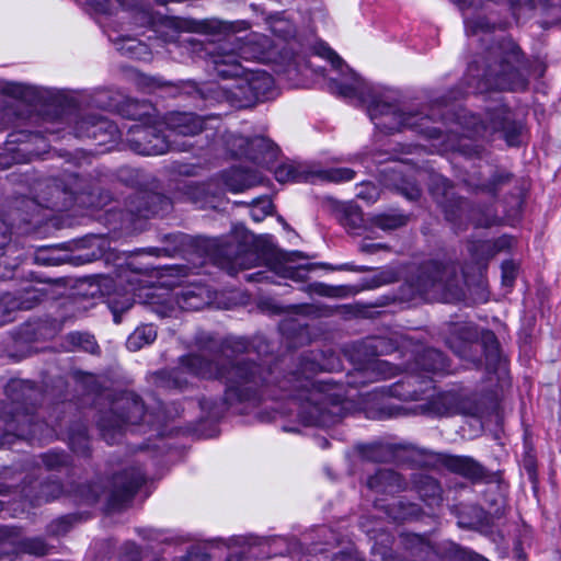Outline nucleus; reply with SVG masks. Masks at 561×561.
<instances>
[{
  "mask_svg": "<svg viewBox=\"0 0 561 561\" xmlns=\"http://www.w3.org/2000/svg\"><path fill=\"white\" fill-rule=\"evenodd\" d=\"M196 353L179 358V365L153 375L161 389H186L193 378L218 379L226 383L224 399L218 402L203 398L201 409L210 419H219L225 411L239 403L256 402L263 398L289 400L297 420L305 426L327 427L340 422L346 414L343 398L331 380H314L319 371H333L341 367L332 348L302 353L295 368L280 376L279 364L263 367L248 355L252 343L243 336H227L218 342L202 332L194 337Z\"/></svg>",
  "mask_w": 561,
  "mask_h": 561,
  "instance_id": "1",
  "label": "nucleus"
},
{
  "mask_svg": "<svg viewBox=\"0 0 561 561\" xmlns=\"http://www.w3.org/2000/svg\"><path fill=\"white\" fill-rule=\"evenodd\" d=\"M229 82L221 85L227 100L237 107H250L278 95L282 88L310 89L319 87L344 99H356L367 104V112L375 126L385 133L410 129L426 138L442 135L435 126L434 116L423 112H402L394 102L392 92L366 82L357 72H220Z\"/></svg>",
  "mask_w": 561,
  "mask_h": 561,
  "instance_id": "2",
  "label": "nucleus"
},
{
  "mask_svg": "<svg viewBox=\"0 0 561 561\" xmlns=\"http://www.w3.org/2000/svg\"><path fill=\"white\" fill-rule=\"evenodd\" d=\"M227 257V271L236 275L239 271L264 265L266 268L245 274L244 278L253 283H276L275 276L305 282L313 264L294 265L304 255L299 251L284 252L277 249L270 237H255L245 230L237 229L222 245Z\"/></svg>",
  "mask_w": 561,
  "mask_h": 561,
  "instance_id": "3",
  "label": "nucleus"
},
{
  "mask_svg": "<svg viewBox=\"0 0 561 561\" xmlns=\"http://www.w3.org/2000/svg\"><path fill=\"white\" fill-rule=\"evenodd\" d=\"M8 402L2 409L7 431L0 436V449H8L20 439L47 440L58 435L56 426L41 421L34 413L38 391L34 382L11 379L5 386Z\"/></svg>",
  "mask_w": 561,
  "mask_h": 561,
  "instance_id": "4",
  "label": "nucleus"
},
{
  "mask_svg": "<svg viewBox=\"0 0 561 561\" xmlns=\"http://www.w3.org/2000/svg\"><path fill=\"white\" fill-rule=\"evenodd\" d=\"M416 378L410 376L407 380L393 383L389 393L403 401H420L414 413L426 416H451L456 414L478 416L482 413L481 405L469 396L454 391L431 393L434 389L432 379H423L416 387Z\"/></svg>",
  "mask_w": 561,
  "mask_h": 561,
  "instance_id": "5",
  "label": "nucleus"
},
{
  "mask_svg": "<svg viewBox=\"0 0 561 561\" xmlns=\"http://www.w3.org/2000/svg\"><path fill=\"white\" fill-rule=\"evenodd\" d=\"M446 343L453 352L474 367L483 365L488 370L495 368L501 360L500 343L491 330L479 331L470 322L449 323L446 329Z\"/></svg>",
  "mask_w": 561,
  "mask_h": 561,
  "instance_id": "6",
  "label": "nucleus"
},
{
  "mask_svg": "<svg viewBox=\"0 0 561 561\" xmlns=\"http://www.w3.org/2000/svg\"><path fill=\"white\" fill-rule=\"evenodd\" d=\"M96 423L102 438L113 445L119 442L128 426L144 423L156 427L161 420L158 414L145 409L138 394L124 391L112 401L108 411L101 413Z\"/></svg>",
  "mask_w": 561,
  "mask_h": 561,
  "instance_id": "7",
  "label": "nucleus"
},
{
  "mask_svg": "<svg viewBox=\"0 0 561 561\" xmlns=\"http://www.w3.org/2000/svg\"><path fill=\"white\" fill-rule=\"evenodd\" d=\"M462 135L467 138L505 140L507 146L517 147L522 144L524 125L513 117V113L505 105L489 108L482 119L479 115L462 110L457 115Z\"/></svg>",
  "mask_w": 561,
  "mask_h": 561,
  "instance_id": "8",
  "label": "nucleus"
},
{
  "mask_svg": "<svg viewBox=\"0 0 561 561\" xmlns=\"http://www.w3.org/2000/svg\"><path fill=\"white\" fill-rule=\"evenodd\" d=\"M145 482V471L138 466H130L115 473L106 486L99 482L83 484L78 488V493L84 503L93 504L104 496L110 508L119 510L133 500Z\"/></svg>",
  "mask_w": 561,
  "mask_h": 561,
  "instance_id": "9",
  "label": "nucleus"
},
{
  "mask_svg": "<svg viewBox=\"0 0 561 561\" xmlns=\"http://www.w3.org/2000/svg\"><path fill=\"white\" fill-rule=\"evenodd\" d=\"M37 185L41 190H48L47 193L43 191V195H37V198H41L46 207L56 210L72 205L78 195L92 196L96 190L91 180L71 172H64L60 176L47 179Z\"/></svg>",
  "mask_w": 561,
  "mask_h": 561,
  "instance_id": "10",
  "label": "nucleus"
},
{
  "mask_svg": "<svg viewBox=\"0 0 561 561\" xmlns=\"http://www.w3.org/2000/svg\"><path fill=\"white\" fill-rule=\"evenodd\" d=\"M126 142L130 150L142 156L164 154L170 150L188 151L191 145L178 142L165 135L158 126L135 124L128 128Z\"/></svg>",
  "mask_w": 561,
  "mask_h": 561,
  "instance_id": "11",
  "label": "nucleus"
},
{
  "mask_svg": "<svg viewBox=\"0 0 561 561\" xmlns=\"http://www.w3.org/2000/svg\"><path fill=\"white\" fill-rule=\"evenodd\" d=\"M458 284L457 265L431 261L422 265L416 278V287L421 294H444L453 291Z\"/></svg>",
  "mask_w": 561,
  "mask_h": 561,
  "instance_id": "12",
  "label": "nucleus"
},
{
  "mask_svg": "<svg viewBox=\"0 0 561 561\" xmlns=\"http://www.w3.org/2000/svg\"><path fill=\"white\" fill-rule=\"evenodd\" d=\"M428 188L432 197L444 211L446 220L460 228L463 217H467L468 202L456 196L451 183L443 175L433 174Z\"/></svg>",
  "mask_w": 561,
  "mask_h": 561,
  "instance_id": "13",
  "label": "nucleus"
},
{
  "mask_svg": "<svg viewBox=\"0 0 561 561\" xmlns=\"http://www.w3.org/2000/svg\"><path fill=\"white\" fill-rule=\"evenodd\" d=\"M352 357L356 360H367L369 368L378 374L382 379L391 378L397 375L398 367L387 360L370 358L389 353L392 347L388 340L383 337H366L355 342L351 346Z\"/></svg>",
  "mask_w": 561,
  "mask_h": 561,
  "instance_id": "14",
  "label": "nucleus"
},
{
  "mask_svg": "<svg viewBox=\"0 0 561 561\" xmlns=\"http://www.w3.org/2000/svg\"><path fill=\"white\" fill-rule=\"evenodd\" d=\"M404 370L408 373L402 380H407L408 377L413 376L416 378V387L420 386L423 379H431L427 374H450L448 358L443 352L433 347L422 348L414 353V358L404 366Z\"/></svg>",
  "mask_w": 561,
  "mask_h": 561,
  "instance_id": "15",
  "label": "nucleus"
},
{
  "mask_svg": "<svg viewBox=\"0 0 561 561\" xmlns=\"http://www.w3.org/2000/svg\"><path fill=\"white\" fill-rule=\"evenodd\" d=\"M127 211L136 217L162 216L172 209V201L157 192L137 190L126 201Z\"/></svg>",
  "mask_w": 561,
  "mask_h": 561,
  "instance_id": "16",
  "label": "nucleus"
},
{
  "mask_svg": "<svg viewBox=\"0 0 561 561\" xmlns=\"http://www.w3.org/2000/svg\"><path fill=\"white\" fill-rule=\"evenodd\" d=\"M73 130L77 137L93 139L98 145L114 142L121 137V130L116 124L99 114L81 117Z\"/></svg>",
  "mask_w": 561,
  "mask_h": 561,
  "instance_id": "17",
  "label": "nucleus"
},
{
  "mask_svg": "<svg viewBox=\"0 0 561 561\" xmlns=\"http://www.w3.org/2000/svg\"><path fill=\"white\" fill-rule=\"evenodd\" d=\"M214 116H202L194 112H170L164 116V124L170 136L195 137L209 130L208 123Z\"/></svg>",
  "mask_w": 561,
  "mask_h": 561,
  "instance_id": "18",
  "label": "nucleus"
},
{
  "mask_svg": "<svg viewBox=\"0 0 561 561\" xmlns=\"http://www.w3.org/2000/svg\"><path fill=\"white\" fill-rule=\"evenodd\" d=\"M213 183L185 181L178 186L175 199L190 202L199 208L215 207L216 194Z\"/></svg>",
  "mask_w": 561,
  "mask_h": 561,
  "instance_id": "19",
  "label": "nucleus"
},
{
  "mask_svg": "<svg viewBox=\"0 0 561 561\" xmlns=\"http://www.w3.org/2000/svg\"><path fill=\"white\" fill-rule=\"evenodd\" d=\"M440 461L449 471L472 482L482 481L488 477L486 469L470 456L444 455Z\"/></svg>",
  "mask_w": 561,
  "mask_h": 561,
  "instance_id": "20",
  "label": "nucleus"
},
{
  "mask_svg": "<svg viewBox=\"0 0 561 561\" xmlns=\"http://www.w3.org/2000/svg\"><path fill=\"white\" fill-rule=\"evenodd\" d=\"M366 485L378 494H394L408 489L405 479L392 469L381 468L367 478Z\"/></svg>",
  "mask_w": 561,
  "mask_h": 561,
  "instance_id": "21",
  "label": "nucleus"
},
{
  "mask_svg": "<svg viewBox=\"0 0 561 561\" xmlns=\"http://www.w3.org/2000/svg\"><path fill=\"white\" fill-rule=\"evenodd\" d=\"M412 489L419 494L424 504L435 510L443 504V489L439 482L424 473H413L411 476Z\"/></svg>",
  "mask_w": 561,
  "mask_h": 561,
  "instance_id": "22",
  "label": "nucleus"
},
{
  "mask_svg": "<svg viewBox=\"0 0 561 561\" xmlns=\"http://www.w3.org/2000/svg\"><path fill=\"white\" fill-rule=\"evenodd\" d=\"M21 529L16 526H0V543L10 542L18 545L24 553L37 557L45 556L48 552L47 543L38 537L20 539Z\"/></svg>",
  "mask_w": 561,
  "mask_h": 561,
  "instance_id": "23",
  "label": "nucleus"
},
{
  "mask_svg": "<svg viewBox=\"0 0 561 561\" xmlns=\"http://www.w3.org/2000/svg\"><path fill=\"white\" fill-rule=\"evenodd\" d=\"M375 506L383 511L390 519L399 523L419 520L424 515L419 504L403 497L387 505L382 504L380 501H376Z\"/></svg>",
  "mask_w": 561,
  "mask_h": 561,
  "instance_id": "24",
  "label": "nucleus"
},
{
  "mask_svg": "<svg viewBox=\"0 0 561 561\" xmlns=\"http://www.w3.org/2000/svg\"><path fill=\"white\" fill-rule=\"evenodd\" d=\"M513 178V173L506 169L495 168L491 171L488 180H482L473 174L469 176L467 182L476 191L495 197L503 187L512 182Z\"/></svg>",
  "mask_w": 561,
  "mask_h": 561,
  "instance_id": "25",
  "label": "nucleus"
},
{
  "mask_svg": "<svg viewBox=\"0 0 561 561\" xmlns=\"http://www.w3.org/2000/svg\"><path fill=\"white\" fill-rule=\"evenodd\" d=\"M404 557L410 561H425L433 552L428 538L424 535L404 533L399 538Z\"/></svg>",
  "mask_w": 561,
  "mask_h": 561,
  "instance_id": "26",
  "label": "nucleus"
},
{
  "mask_svg": "<svg viewBox=\"0 0 561 561\" xmlns=\"http://www.w3.org/2000/svg\"><path fill=\"white\" fill-rule=\"evenodd\" d=\"M278 154L277 146L268 138L256 136L251 138L248 159L260 165L274 161Z\"/></svg>",
  "mask_w": 561,
  "mask_h": 561,
  "instance_id": "27",
  "label": "nucleus"
},
{
  "mask_svg": "<svg viewBox=\"0 0 561 561\" xmlns=\"http://www.w3.org/2000/svg\"><path fill=\"white\" fill-rule=\"evenodd\" d=\"M67 439L70 449L75 454L82 457L90 456V437L88 435V427L84 422H73L68 428Z\"/></svg>",
  "mask_w": 561,
  "mask_h": 561,
  "instance_id": "28",
  "label": "nucleus"
},
{
  "mask_svg": "<svg viewBox=\"0 0 561 561\" xmlns=\"http://www.w3.org/2000/svg\"><path fill=\"white\" fill-rule=\"evenodd\" d=\"M275 179L279 183L308 182L313 173L306 165L295 162L279 164L274 171Z\"/></svg>",
  "mask_w": 561,
  "mask_h": 561,
  "instance_id": "29",
  "label": "nucleus"
},
{
  "mask_svg": "<svg viewBox=\"0 0 561 561\" xmlns=\"http://www.w3.org/2000/svg\"><path fill=\"white\" fill-rule=\"evenodd\" d=\"M244 541H247V545L249 546L247 553L250 556L255 558H270L279 553L276 546L282 541V539L277 537H249L244 538Z\"/></svg>",
  "mask_w": 561,
  "mask_h": 561,
  "instance_id": "30",
  "label": "nucleus"
},
{
  "mask_svg": "<svg viewBox=\"0 0 561 561\" xmlns=\"http://www.w3.org/2000/svg\"><path fill=\"white\" fill-rule=\"evenodd\" d=\"M409 221V216L398 210L391 209L389 211L380 213L371 217L370 222L374 227L383 231H391L405 226Z\"/></svg>",
  "mask_w": 561,
  "mask_h": 561,
  "instance_id": "31",
  "label": "nucleus"
},
{
  "mask_svg": "<svg viewBox=\"0 0 561 561\" xmlns=\"http://www.w3.org/2000/svg\"><path fill=\"white\" fill-rule=\"evenodd\" d=\"M157 339V330L153 324H142L135 329L128 336L126 346L129 351L136 352L144 346L150 345Z\"/></svg>",
  "mask_w": 561,
  "mask_h": 561,
  "instance_id": "32",
  "label": "nucleus"
},
{
  "mask_svg": "<svg viewBox=\"0 0 561 561\" xmlns=\"http://www.w3.org/2000/svg\"><path fill=\"white\" fill-rule=\"evenodd\" d=\"M152 105L147 101H139L135 99L124 100L119 106L118 112L123 117L140 121L150 115Z\"/></svg>",
  "mask_w": 561,
  "mask_h": 561,
  "instance_id": "33",
  "label": "nucleus"
},
{
  "mask_svg": "<svg viewBox=\"0 0 561 561\" xmlns=\"http://www.w3.org/2000/svg\"><path fill=\"white\" fill-rule=\"evenodd\" d=\"M280 330L287 335L290 346L296 347L310 342L309 329L305 323L285 320L280 323Z\"/></svg>",
  "mask_w": 561,
  "mask_h": 561,
  "instance_id": "34",
  "label": "nucleus"
},
{
  "mask_svg": "<svg viewBox=\"0 0 561 561\" xmlns=\"http://www.w3.org/2000/svg\"><path fill=\"white\" fill-rule=\"evenodd\" d=\"M204 288H195V289H184L178 296V304L182 309L185 310H199L202 309L207 301L204 299L203 294Z\"/></svg>",
  "mask_w": 561,
  "mask_h": 561,
  "instance_id": "35",
  "label": "nucleus"
},
{
  "mask_svg": "<svg viewBox=\"0 0 561 561\" xmlns=\"http://www.w3.org/2000/svg\"><path fill=\"white\" fill-rule=\"evenodd\" d=\"M224 142L227 147V150L234 157H244L248 159V153L250 150L251 138H247L244 136L226 133L222 135Z\"/></svg>",
  "mask_w": 561,
  "mask_h": 561,
  "instance_id": "36",
  "label": "nucleus"
},
{
  "mask_svg": "<svg viewBox=\"0 0 561 561\" xmlns=\"http://www.w3.org/2000/svg\"><path fill=\"white\" fill-rule=\"evenodd\" d=\"M443 553L449 561H488L484 557L455 542H446Z\"/></svg>",
  "mask_w": 561,
  "mask_h": 561,
  "instance_id": "37",
  "label": "nucleus"
},
{
  "mask_svg": "<svg viewBox=\"0 0 561 561\" xmlns=\"http://www.w3.org/2000/svg\"><path fill=\"white\" fill-rule=\"evenodd\" d=\"M43 294L34 286L25 287L19 295L14 294V302L18 310H30L34 308L41 300Z\"/></svg>",
  "mask_w": 561,
  "mask_h": 561,
  "instance_id": "38",
  "label": "nucleus"
},
{
  "mask_svg": "<svg viewBox=\"0 0 561 561\" xmlns=\"http://www.w3.org/2000/svg\"><path fill=\"white\" fill-rule=\"evenodd\" d=\"M67 341L73 347L90 354H95L99 351V345L94 336L85 332H71L67 335Z\"/></svg>",
  "mask_w": 561,
  "mask_h": 561,
  "instance_id": "39",
  "label": "nucleus"
},
{
  "mask_svg": "<svg viewBox=\"0 0 561 561\" xmlns=\"http://www.w3.org/2000/svg\"><path fill=\"white\" fill-rule=\"evenodd\" d=\"M118 49L125 54L137 59H145L149 55V47L147 44L136 38H124L119 43Z\"/></svg>",
  "mask_w": 561,
  "mask_h": 561,
  "instance_id": "40",
  "label": "nucleus"
},
{
  "mask_svg": "<svg viewBox=\"0 0 561 561\" xmlns=\"http://www.w3.org/2000/svg\"><path fill=\"white\" fill-rule=\"evenodd\" d=\"M469 252L478 264L485 263L494 256L491 240L471 242L469 245Z\"/></svg>",
  "mask_w": 561,
  "mask_h": 561,
  "instance_id": "41",
  "label": "nucleus"
},
{
  "mask_svg": "<svg viewBox=\"0 0 561 561\" xmlns=\"http://www.w3.org/2000/svg\"><path fill=\"white\" fill-rule=\"evenodd\" d=\"M41 459L47 470H60L70 463V457L58 450H49L41 455Z\"/></svg>",
  "mask_w": 561,
  "mask_h": 561,
  "instance_id": "42",
  "label": "nucleus"
},
{
  "mask_svg": "<svg viewBox=\"0 0 561 561\" xmlns=\"http://www.w3.org/2000/svg\"><path fill=\"white\" fill-rule=\"evenodd\" d=\"M79 517L76 514H68L61 516L47 526V533L51 536H64L66 535L72 526L78 522Z\"/></svg>",
  "mask_w": 561,
  "mask_h": 561,
  "instance_id": "43",
  "label": "nucleus"
},
{
  "mask_svg": "<svg viewBox=\"0 0 561 561\" xmlns=\"http://www.w3.org/2000/svg\"><path fill=\"white\" fill-rule=\"evenodd\" d=\"M16 306L14 294L5 293L0 296V327L14 320Z\"/></svg>",
  "mask_w": 561,
  "mask_h": 561,
  "instance_id": "44",
  "label": "nucleus"
},
{
  "mask_svg": "<svg viewBox=\"0 0 561 561\" xmlns=\"http://www.w3.org/2000/svg\"><path fill=\"white\" fill-rule=\"evenodd\" d=\"M319 175L323 180L342 183L352 181L355 178V171L350 168H331L321 171Z\"/></svg>",
  "mask_w": 561,
  "mask_h": 561,
  "instance_id": "45",
  "label": "nucleus"
},
{
  "mask_svg": "<svg viewBox=\"0 0 561 561\" xmlns=\"http://www.w3.org/2000/svg\"><path fill=\"white\" fill-rule=\"evenodd\" d=\"M62 493V486L58 481H48L41 484L36 501L50 502L58 499Z\"/></svg>",
  "mask_w": 561,
  "mask_h": 561,
  "instance_id": "46",
  "label": "nucleus"
},
{
  "mask_svg": "<svg viewBox=\"0 0 561 561\" xmlns=\"http://www.w3.org/2000/svg\"><path fill=\"white\" fill-rule=\"evenodd\" d=\"M391 542L390 536L386 535L385 539L381 540L379 546L377 542L371 547L374 554L373 561H397L392 556V550L388 546Z\"/></svg>",
  "mask_w": 561,
  "mask_h": 561,
  "instance_id": "47",
  "label": "nucleus"
},
{
  "mask_svg": "<svg viewBox=\"0 0 561 561\" xmlns=\"http://www.w3.org/2000/svg\"><path fill=\"white\" fill-rule=\"evenodd\" d=\"M356 190V197L368 204H373L379 198V190L371 182H364L359 184Z\"/></svg>",
  "mask_w": 561,
  "mask_h": 561,
  "instance_id": "48",
  "label": "nucleus"
},
{
  "mask_svg": "<svg viewBox=\"0 0 561 561\" xmlns=\"http://www.w3.org/2000/svg\"><path fill=\"white\" fill-rule=\"evenodd\" d=\"M163 27L165 28V31L162 32L164 42L175 41L179 30L188 28L186 22L180 21L178 19H167L163 23Z\"/></svg>",
  "mask_w": 561,
  "mask_h": 561,
  "instance_id": "49",
  "label": "nucleus"
},
{
  "mask_svg": "<svg viewBox=\"0 0 561 561\" xmlns=\"http://www.w3.org/2000/svg\"><path fill=\"white\" fill-rule=\"evenodd\" d=\"M51 248L39 249L35 255V261L43 265H59L67 261L65 257L54 255Z\"/></svg>",
  "mask_w": 561,
  "mask_h": 561,
  "instance_id": "50",
  "label": "nucleus"
},
{
  "mask_svg": "<svg viewBox=\"0 0 561 561\" xmlns=\"http://www.w3.org/2000/svg\"><path fill=\"white\" fill-rule=\"evenodd\" d=\"M467 510L474 516V518H465V514L461 513L458 517V526L466 529H472L481 524L483 511L477 506L467 507Z\"/></svg>",
  "mask_w": 561,
  "mask_h": 561,
  "instance_id": "51",
  "label": "nucleus"
},
{
  "mask_svg": "<svg viewBox=\"0 0 561 561\" xmlns=\"http://www.w3.org/2000/svg\"><path fill=\"white\" fill-rule=\"evenodd\" d=\"M226 184L232 192H242L249 186L244 181L243 172L239 170H233L228 175Z\"/></svg>",
  "mask_w": 561,
  "mask_h": 561,
  "instance_id": "52",
  "label": "nucleus"
},
{
  "mask_svg": "<svg viewBox=\"0 0 561 561\" xmlns=\"http://www.w3.org/2000/svg\"><path fill=\"white\" fill-rule=\"evenodd\" d=\"M211 54L213 62L216 67L219 66H229V67H242L238 61V58L233 54L226 53H214V50L209 51Z\"/></svg>",
  "mask_w": 561,
  "mask_h": 561,
  "instance_id": "53",
  "label": "nucleus"
},
{
  "mask_svg": "<svg viewBox=\"0 0 561 561\" xmlns=\"http://www.w3.org/2000/svg\"><path fill=\"white\" fill-rule=\"evenodd\" d=\"M118 178L131 187L137 186L140 183V172L128 167H124L118 170Z\"/></svg>",
  "mask_w": 561,
  "mask_h": 561,
  "instance_id": "54",
  "label": "nucleus"
},
{
  "mask_svg": "<svg viewBox=\"0 0 561 561\" xmlns=\"http://www.w3.org/2000/svg\"><path fill=\"white\" fill-rule=\"evenodd\" d=\"M386 449L382 445H370L363 450V455L373 461L382 462L386 460Z\"/></svg>",
  "mask_w": 561,
  "mask_h": 561,
  "instance_id": "55",
  "label": "nucleus"
},
{
  "mask_svg": "<svg viewBox=\"0 0 561 561\" xmlns=\"http://www.w3.org/2000/svg\"><path fill=\"white\" fill-rule=\"evenodd\" d=\"M12 231L11 227L0 217V252L4 249L11 250Z\"/></svg>",
  "mask_w": 561,
  "mask_h": 561,
  "instance_id": "56",
  "label": "nucleus"
},
{
  "mask_svg": "<svg viewBox=\"0 0 561 561\" xmlns=\"http://www.w3.org/2000/svg\"><path fill=\"white\" fill-rule=\"evenodd\" d=\"M502 279L506 286H512L516 277V266L513 261H504L502 263Z\"/></svg>",
  "mask_w": 561,
  "mask_h": 561,
  "instance_id": "57",
  "label": "nucleus"
},
{
  "mask_svg": "<svg viewBox=\"0 0 561 561\" xmlns=\"http://www.w3.org/2000/svg\"><path fill=\"white\" fill-rule=\"evenodd\" d=\"M305 290L308 291L309 294H316V295L325 296V297L333 296L334 293H335V288L334 287H331V286H329L327 284H323V283H312V284H309L305 288Z\"/></svg>",
  "mask_w": 561,
  "mask_h": 561,
  "instance_id": "58",
  "label": "nucleus"
},
{
  "mask_svg": "<svg viewBox=\"0 0 561 561\" xmlns=\"http://www.w3.org/2000/svg\"><path fill=\"white\" fill-rule=\"evenodd\" d=\"M398 190L409 201H416L421 196L420 187L412 182H403Z\"/></svg>",
  "mask_w": 561,
  "mask_h": 561,
  "instance_id": "59",
  "label": "nucleus"
},
{
  "mask_svg": "<svg viewBox=\"0 0 561 561\" xmlns=\"http://www.w3.org/2000/svg\"><path fill=\"white\" fill-rule=\"evenodd\" d=\"M319 55L331 62L333 68L340 69L344 66V61L341 57H339L331 48L327 46H321L319 50Z\"/></svg>",
  "mask_w": 561,
  "mask_h": 561,
  "instance_id": "60",
  "label": "nucleus"
},
{
  "mask_svg": "<svg viewBox=\"0 0 561 561\" xmlns=\"http://www.w3.org/2000/svg\"><path fill=\"white\" fill-rule=\"evenodd\" d=\"M500 222V218L491 209L476 220V226L489 228Z\"/></svg>",
  "mask_w": 561,
  "mask_h": 561,
  "instance_id": "61",
  "label": "nucleus"
},
{
  "mask_svg": "<svg viewBox=\"0 0 561 561\" xmlns=\"http://www.w3.org/2000/svg\"><path fill=\"white\" fill-rule=\"evenodd\" d=\"M514 239L510 236H502L492 241L494 256L503 251H506L513 247Z\"/></svg>",
  "mask_w": 561,
  "mask_h": 561,
  "instance_id": "62",
  "label": "nucleus"
},
{
  "mask_svg": "<svg viewBox=\"0 0 561 561\" xmlns=\"http://www.w3.org/2000/svg\"><path fill=\"white\" fill-rule=\"evenodd\" d=\"M118 1L119 0H87L91 7L103 13H110Z\"/></svg>",
  "mask_w": 561,
  "mask_h": 561,
  "instance_id": "63",
  "label": "nucleus"
},
{
  "mask_svg": "<svg viewBox=\"0 0 561 561\" xmlns=\"http://www.w3.org/2000/svg\"><path fill=\"white\" fill-rule=\"evenodd\" d=\"M519 55H520L519 49L514 45H510V51H508L507 56L501 57V61L499 62V66L503 67L504 65H513L514 60H518Z\"/></svg>",
  "mask_w": 561,
  "mask_h": 561,
  "instance_id": "64",
  "label": "nucleus"
}]
</instances>
